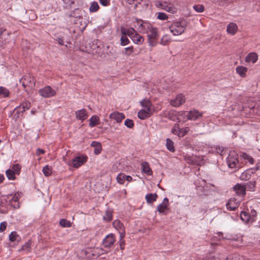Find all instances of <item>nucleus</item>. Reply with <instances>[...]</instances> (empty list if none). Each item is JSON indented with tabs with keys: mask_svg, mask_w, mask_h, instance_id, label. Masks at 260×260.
Listing matches in <instances>:
<instances>
[{
	"mask_svg": "<svg viewBox=\"0 0 260 260\" xmlns=\"http://www.w3.org/2000/svg\"><path fill=\"white\" fill-rule=\"evenodd\" d=\"M140 105L142 109L138 112V117L140 119L144 120L150 117L155 111L151 102L148 99L142 100Z\"/></svg>",
	"mask_w": 260,
	"mask_h": 260,
	"instance_id": "nucleus-1",
	"label": "nucleus"
},
{
	"mask_svg": "<svg viewBox=\"0 0 260 260\" xmlns=\"http://www.w3.org/2000/svg\"><path fill=\"white\" fill-rule=\"evenodd\" d=\"M226 162L229 167L231 169L237 170L241 167L238 154L235 151H231L230 152L229 154L226 158Z\"/></svg>",
	"mask_w": 260,
	"mask_h": 260,
	"instance_id": "nucleus-2",
	"label": "nucleus"
},
{
	"mask_svg": "<svg viewBox=\"0 0 260 260\" xmlns=\"http://www.w3.org/2000/svg\"><path fill=\"white\" fill-rule=\"evenodd\" d=\"M20 82L26 91L34 88L36 85V79L31 75H24L20 80Z\"/></svg>",
	"mask_w": 260,
	"mask_h": 260,
	"instance_id": "nucleus-3",
	"label": "nucleus"
},
{
	"mask_svg": "<svg viewBox=\"0 0 260 260\" xmlns=\"http://www.w3.org/2000/svg\"><path fill=\"white\" fill-rule=\"evenodd\" d=\"M87 156L82 155L75 157L71 161L68 160L66 158H63V160L69 166L78 168L87 161Z\"/></svg>",
	"mask_w": 260,
	"mask_h": 260,
	"instance_id": "nucleus-4",
	"label": "nucleus"
},
{
	"mask_svg": "<svg viewBox=\"0 0 260 260\" xmlns=\"http://www.w3.org/2000/svg\"><path fill=\"white\" fill-rule=\"evenodd\" d=\"M138 28L140 31L143 32H156V28L154 27L152 24L146 21H141L138 22Z\"/></svg>",
	"mask_w": 260,
	"mask_h": 260,
	"instance_id": "nucleus-5",
	"label": "nucleus"
},
{
	"mask_svg": "<svg viewBox=\"0 0 260 260\" xmlns=\"http://www.w3.org/2000/svg\"><path fill=\"white\" fill-rule=\"evenodd\" d=\"M39 94L44 98H50L54 96L56 94V91L50 86H46L39 90Z\"/></svg>",
	"mask_w": 260,
	"mask_h": 260,
	"instance_id": "nucleus-6",
	"label": "nucleus"
},
{
	"mask_svg": "<svg viewBox=\"0 0 260 260\" xmlns=\"http://www.w3.org/2000/svg\"><path fill=\"white\" fill-rule=\"evenodd\" d=\"M155 6L171 13H174L176 12V9L174 6L167 2H157L155 3Z\"/></svg>",
	"mask_w": 260,
	"mask_h": 260,
	"instance_id": "nucleus-7",
	"label": "nucleus"
},
{
	"mask_svg": "<svg viewBox=\"0 0 260 260\" xmlns=\"http://www.w3.org/2000/svg\"><path fill=\"white\" fill-rule=\"evenodd\" d=\"M182 114H185L186 118H183L184 121H187V120H196L203 115V113L199 112L196 110H191L188 112H182Z\"/></svg>",
	"mask_w": 260,
	"mask_h": 260,
	"instance_id": "nucleus-8",
	"label": "nucleus"
},
{
	"mask_svg": "<svg viewBox=\"0 0 260 260\" xmlns=\"http://www.w3.org/2000/svg\"><path fill=\"white\" fill-rule=\"evenodd\" d=\"M185 26V22H175L171 25L170 29L171 32H183Z\"/></svg>",
	"mask_w": 260,
	"mask_h": 260,
	"instance_id": "nucleus-9",
	"label": "nucleus"
},
{
	"mask_svg": "<svg viewBox=\"0 0 260 260\" xmlns=\"http://www.w3.org/2000/svg\"><path fill=\"white\" fill-rule=\"evenodd\" d=\"M185 100V96L182 93H179L175 98L172 99L170 103L173 107H177L184 104Z\"/></svg>",
	"mask_w": 260,
	"mask_h": 260,
	"instance_id": "nucleus-10",
	"label": "nucleus"
},
{
	"mask_svg": "<svg viewBox=\"0 0 260 260\" xmlns=\"http://www.w3.org/2000/svg\"><path fill=\"white\" fill-rule=\"evenodd\" d=\"M115 242V237L113 234H110L103 240V245L104 247L109 248L112 246Z\"/></svg>",
	"mask_w": 260,
	"mask_h": 260,
	"instance_id": "nucleus-11",
	"label": "nucleus"
},
{
	"mask_svg": "<svg viewBox=\"0 0 260 260\" xmlns=\"http://www.w3.org/2000/svg\"><path fill=\"white\" fill-rule=\"evenodd\" d=\"M169 199L167 198H165L162 203L157 206V211L159 213L166 214V210L169 209Z\"/></svg>",
	"mask_w": 260,
	"mask_h": 260,
	"instance_id": "nucleus-12",
	"label": "nucleus"
},
{
	"mask_svg": "<svg viewBox=\"0 0 260 260\" xmlns=\"http://www.w3.org/2000/svg\"><path fill=\"white\" fill-rule=\"evenodd\" d=\"M240 204V201L235 198L230 199L226 204V208L229 210L233 211L236 209Z\"/></svg>",
	"mask_w": 260,
	"mask_h": 260,
	"instance_id": "nucleus-13",
	"label": "nucleus"
},
{
	"mask_svg": "<svg viewBox=\"0 0 260 260\" xmlns=\"http://www.w3.org/2000/svg\"><path fill=\"white\" fill-rule=\"evenodd\" d=\"M172 37H171L170 35L168 34H166L163 36V37L161 38L160 43L162 45H165L167 44L168 43H169L170 41H180L179 39L175 38V37L178 35H181V34H172Z\"/></svg>",
	"mask_w": 260,
	"mask_h": 260,
	"instance_id": "nucleus-14",
	"label": "nucleus"
},
{
	"mask_svg": "<svg viewBox=\"0 0 260 260\" xmlns=\"http://www.w3.org/2000/svg\"><path fill=\"white\" fill-rule=\"evenodd\" d=\"M109 118L115 120L117 123H120L125 118V115L122 113L114 111L109 115Z\"/></svg>",
	"mask_w": 260,
	"mask_h": 260,
	"instance_id": "nucleus-15",
	"label": "nucleus"
},
{
	"mask_svg": "<svg viewBox=\"0 0 260 260\" xmlns=\"http://www.w3.org/2000/svg\"><path fill=\"white\" fill-rule=\"evenodd\" d=\"M76 117L77 119L83 121L88 116L87 111L85 109L78 110L75 112Z\"/></svg>",
	"mask_w": 260,
	"mask_h": 260,
	"instance_id": "nucleus-16",
	"label": "nucleus"
},
{
	"mask_svg": "<svg viewBox=\"0 0 260 260\" xmlns=\"http://www.w3.org/2000/svg\"><path fill=\"white\" fill-rule=\"evenodd\" d=\"M96 45L93 44L91 45L90 42L87 43H85V44L83 43L82 46V50L85 52L89 53H94V50L95 49Z\"/></svg>",
	"mask_w": 260,
	"mask_h": 260,
	"instance_id": "nucleus-17",
	"label": "nucleus"
},
{
	"mask_svg": "<svg viewBox=\"0 0 260 260\" xmlns=\"http://www.w3.org/2000/svg\"><path fill=\"white\" fill-rule=\"evenodd\" d=\"M256 171H257V170H255V168L245 171L240 176L241 179L243 180H249L251 177V174H253Z\"/></svg>",
	"mask_w": 260,
	"mask_h": 260,
	"instance_id": "nucleus-18",
	"label": "nucleus"
},
{
	"mask_svg": "<svg viewBox=\"0 0 260 260\" xmlns=\"http://www.w3.org/2000/svg\"><path fill=\"white\" fill-rule=\"evenodd\" d=\"M258 60V55L255 52H250L245 57V61L247 63H255Z\"/></svg>",
	"mask_w": 260,
	"mask_h": 260,
	"instance_id": "nucleus-19",
	"label": "nucleus"
},
{
	"mask_svg": "<svg viewBox=\"0 0 260 260\" xmlns=\"http://www.w3.org/2000/svg\"><path fill=\"white\" fill-rule=\"evenodd\" d=\"M236 193L239 196H243L245 194L246 187L244 185L237 184L234 187Z\"/></svg>",
	"mask_w": 260,
	"mask_h": 260,
	"instance_id": "nucleus-20",
	"label": "nucleus"
},
{
	"mask_svg": "<svg viewBox=\"0 0 260 260\" xmlns=\"http://www.w3.org/2000/svg\"><path fill=\"white\" fill-rule=\"evenodd\" d=\"M127 35L135 43L140 44L144 41L143 38L140 35V34H127Z\"/></svg>",
	"mask_w": 260,
	"mask_h": 260,
	"instance_id": "nucleus-21",
	"label": "nucleus"
},
{
	"mask_svg": "<svg viewBox=\"0 0 260 260\" xmlns=\"http://www.w3.org/2000/svg\"><path fill=\"white\" fill-rule=\"evenodd\" d=\"M142 171L147 175H151L152 171L151 170L149 164L147 162H143L141 164Z\"/></svg>",
	"mask_w": 260,
	"mask_h": 260,
	"instance_id": "nucleus-22",
	"label": "nucleus"
},
{
	"mask_svg": "<svg viewBox=\"0 0 260 260\" xmlns=\"http://www.w3.org/2000/svg\"><path fill=\"white\" fill-rule=\"evenodd\" d=\"M148 40L149 44L151 46L154 45L158 38V34H147Z\"/></svg>",
	"mask_w": 260,
	"mask_h": 260,
	"instance_id": "nucleus-23",
	"label": "nucleus"
},
{
	"mask_svg": "<svg viewBox=\"0 0 260 260\" xmlns=\"http://www.w3.org/2000/svg\"><path fill=\"white\" fill-rule=\"evenodd\" d=\"M247 68L244 66H238L236 69V73L241 77H245L247 72Z\"/></svg>",
	"mask_w": 260,
	"mask_h": 260,
	"instance_id": "nucleus-24",
	"label": "nucleus"
},
{
	"mask_svg": "<svg viewBox=\"0 0 260 260\" xmlns=\"http://www.w3.org/2000/svg\"><path fill=\"white\" fill-rule=\"evenodd\" d=\"M240 217L241 220L245 222L248 223L253 222V219L251 218L249 214L246 212H241L240 214Z\"/></svg>",
	"mask_w": 260,
	"mask_h": 260,
	"instance_id": "nucleus-25",
	"label": "nucleus"
},
{
	"mask_svg": "<svg viewBox=\"0 0 260 260\" xmlns=\"http://www.w3.org/2000/svg\"><path fill=\"white\" fill-rule=\"evenodd\" d=\"M89 126L93 127L100 123V118L96 115H92L89 119Z\"/></svg>",
	"mask_w": 260,
	"mask_h": 260,
	"instance_id": "nucleus-26",
	"label": "nucleus"
},
{
	"mask_svg": "<svg viewBox=\"0 0 260 260\" xmlns=\"http://www.w3.org/2000/svg\"><path fill=\"white\" fill-rule=\"evenodd\" d=\"M113 226L118 232L123 231L125 230L123 224L118 219L115 220L113 222Z\"/></svg>",
	"mask_w": 260,
	"mask_h": 260,
	"instance_id": "nucleus-27",
	"label": "nucleus"
},
{
	"mask_svg": "<svg viewBox=\"0 0 260 260\" xmlns=\"http://www.w3.org/2000/svg\"><path fill=\"white\" fill-rule=\"evenodd\" d=\"M91 146L94 148V153L95 154H99L101 153L102 150V146L100 142L93 141L91 144Z\"/></svg>",
	"mask_w": 260,
	"mask_h": 260,
	"instance_id": "nucleus-28",
	"label": "nucleus"
},
{
	"mask_svg": "<svg viewBox=\"0 0 260 260\" xmlns=\"http://www.w3.org/2000/svg\"><path fill=\"white\" fill-rule=\"evenodd\" d=\"M157 197L156 193H148L145 196V199L147 203L150 204L155 201Z\"/></svg>",
	"mask_w": 260,
	"mask_h": 260,
	"instance_id": "nucleus-29",
	"label": "nucleus"
},
{
	"mask_svg": "<svg viewBox=\"0 0 260 260\" xmlns=\"http://www.w3.org/2000/svg\"><path fill=\"white\" fill-rule=\"evenodd\" d=\"M238 30L237 24L233 22L229 24L226 27L227 32H236Z\"/></svg>",
	"mask_w": 260,
	"mask_h": 260,
	"instance_id": "nucleus-30",
	"label": "nucleus"
},
{
	"mask_svg": "<svg viewBox=\"0 0 260 260\" xmlns=\"http://www.w3.org/2000/svg\"><path fill=\"white\" fill-rule=\"evenodd\" d=\"M166 147L167 149L171 152H174L175 149L174 146V142L169 138H167L166 140Z\"/></svg>",
	"mask_w": 260,
	"mask_h": 260,
	"instance_id": "nucleus-31",
	"label": "nucleus"
},
{
	"mask_svg": "<svg viewBox=\"0 0 260 260\" xmlns=\"http://www.w3.org/2000/svg\"><path fill=\"white\" fill-rule=\"evenodd\" d=\"M9 90L5 87L0 86V97L8 98L9 96Z\"/></svg>",
	"mask_w": 260,
	"mask_h": 260,
	"instance_id": "nucleus-32",
	"label": "nucleus"
},
{
	"mask_svg": "<svg viewBox=\"0 0 260 260\" xmlns=\"http://www.w3.org/2000/svg\"><path fill=\"white\" fill-rule=\"evenodd\" d=\"M100 9L99 5L96 2H93L91 3L89 10L90 12H95Z\"/></svg>",
	"mask_w": 260,
	"mask_h": 260,
	"instance_id": "nucleus-33",
	"label": "nucleus"
},
{
	"mask_svg": "<svg viewBox=\"0 0 260 260\" xmlns=\"http://www.w3.org/2000/svg\"><path fill=\"white\" fill-rule=\"evenodd\" d=\"M6 174L7 176V177L9 180H13L15 179V173L14 172L13 170L11 169H8L6 171Z\"/></svg>",
	"mask_w": 260,
	"mask_h": 260,
	"instance_id": "nucleus-34",
	"label": "nucleus"
},
{
	"mask_svg": "<svg viewBox=\"0 0 260 260\" xmlns=\"http://www.w3.org/2000/svg\"><path fill=\"white\" fill-rule=\"evenodd\" d=\"M126 175L123 173H119L116 178L117 181L120 184H123L125 180Z\"/></svg>",
	"mask_w": 260,
	"mask_h": 260,
	"instance_id": "nucleus-35",
	"label": "nucleus"
},
{
	"mask_svg": "<svg viewBox=\"0 0 260 260\" xmlns=\"http://www.w3.org/2000/svg\"><path fill=\"white\" fill-rule=\"evenodd\" d=\"M241 157L244 160L247 161V162H249L250 164H253L254 162L252 157L246 153H242Z\"/></svg>",
	"mask_w": 260,
	"mask_h": 260,
	"instance_id": "nucleus-36",
	"label": "nucleus"
},
{
	"mask_svg": "<svg viewBox=\"0 0 260 260\" xmlns=\"http://www.w3.org/2000/svg\"><path fill=\"white\" fill-rule=\"evenodd\" d=\"M22 116V111L17 110V107H16L13 111V118L16 120Z\"/></svg>",
	"mask_w": 260,
	"mask_h": 260,
	"instance_id": "nucleus-37",
	"label": "nucleus"
},
{
	"mask_svg": "<svg viewBox=\"0 0 260 260\" xmlns=\"http://www.w3.org/2000/svg\"><path fill=\"white\" fill-rule=\"evenodd\" d=\"M42 171L44 175L46 176H49L52 173L51 168L48 165H46L44 167H43Z\"/></svg>",
	"mask_w": 260,
	"mask_h": 260,
	"instance_id": "nucleus-38",
	"label": "nucleus"
},
{
	"mask_svg": "<svg viewBox=\"0 0 260 260\" xmlns=\"http://www.w3.org/2000/svg\"><path fill=\"white\" fill-rule=\"evenodd\" d=\"M19 236L17 234V232L14 231L11 233L9 235V240L11 242H14L18 240Z\"/></svg>",
	"mask_w": 260,
	"mask_h": 260,
	"instance_id": "nucleus-39",
	"label": "nucleus"
},
{
	"mask_svg": "<svg viewBox=\"0 0 260 260\" xmlns=\"http://www.w3.org/2000/svg\"><path fill=\"white\" fill-rule=\"evenodd\" d=\"M127 34H123L121 37V45L122 46H125L127 45L129 41L127 36H126Z\"/></svg>",
	"mask_w": 260,
	"mask_h": 260,
	"instance_id": "nucleus-40",
	"label": "nucleus"
},
{
	"mask_svg": "<svg viewBox=\"0 0 260 260\" xmlns=\"http://www.w3.org/2000/svg\"><path fill=\"white\" fill-rule=\"evenodd\" d=\"M59 224L62 227H70L71 222L66 219H61L59 221Z\"/></svg>",
	"mask_w": 260,
	"mask_h": 260,
	"instance_id": "nucleus-41",
	"label": "nucleus"
},
{
	"mask_svg": "<svg viewBox=\"0 0 260 260\" xmlns=\"http://www.w3.org/2000/svg\"><path fill=\"white\" fill-rule=\"evenodd\" d=\"M30 241H28L26 242L23 245H22L21 247L22 250L25 251L26 252H28L30 251Z\"/></svg>",
	"mask_w": 260,
	"mask_h": 260,
	"instance_id": "nucleus-42",
	"label": "nucleus"
},
{
	"mask_svg": "<svg viewBox=\"0 0 260 260\" xmlns=\"http://www.w3.org/2000/svg\"><path fill=\"white\" fill-rule=\"evenodd\" d=\"M21 169V167L20 165L18 164H14L12 166V168L11 170H13L15 172V174H19L20 170Z\"/></svg>",
	"mask_w": 260,
	"mask_h": 260,
	"instance_id": "nucleus-43",
	"label": "nucleus"
},
{
	"mask_svg": "<svg viewBox=\"0 0 260 260\" xmlns=\"http://www.w3.org/2000/svg\"><path fill=\"white\" fill-rule=\"evenodd\" d=\"M157 18L160 20H166L168 19V17L166 13L163 12H158Z\"/></svg>",
	"mask_w": 260,
	"mask_h": 260,
	"instance_id": "nucleus-44",
	"label": "nucleus"
},
{
	"mask_svg": "<svg viewBox=\"0 0 260 260\" xmlns=\"http://www.w3.org/2000/svg\"><path fill=\"white\" fill-rule=\"evenodd\" d=\"M20 106H21L22 107H23L25 110H28L30 107H31V104L28 101H25L23 102H22Z\"/></svg>",
	"mask_w": 260,
	"mask_h": 260,
	"instance_id": "nucleus-45",
	"label": "nucleus"
},
{
	"mask_svg": "<svg viewBox=\"0 0 260 260\" xmlns=\"http://www.w3.org/2000/svg\"><path fill=\"white\" fill-rule=\"evenodd\" d=\"M193 8L198 13H201L204 11V7L202 5H194L193 6Z\"/></svg>",
	"mask_w": 260,
	"mask_h": 260,
	"instance_id": "nucleus-46",
	"label": "nucleus"
},
{
	"mask_svg": "<svg viewBox=\"0 0 260 260\" xmlns=\"http://www.w3.org/2000/svg\"><path fill=\"white\" fill-rule=\"evenodd\" d=\"M124 125L128 128H132L134 125L133 121L132 119H126L124 121Z\"/></svg>",
	"mask_w": 260,
	"mask_h": 260,
	"instance_id": "nucleus-47",
	"label": "nucleus"
},
{
	"mask_svg": "<svg viewBox=\"0 0 260 260\" xmlns=\"http://www.w3.org/2000/svg\"><path fill=\"white\" fill-rule=\"evenodd\" d=\"M103 218L105 220L109 221L111 220L112 218V213L110 211H107L106 214L104 216Z\"/></svg>",
	"mask_w": 260,
	"mask_h": 260,
	"instance_id": "nucleus-48",
	"label": "nucleus"
},
{
	"mask_svg": "<svg viewBox=\"0 0 260 260\" xmlns=\"http://www.w3.org/2000/svg\"><path fill=\"white\" fill-rule=\"evenodd\" d=\"M134 52L133 47H128L125 48L124 54L129 56Z\"/></svg>",
	"mask_w": 260,
	"mask_h": 260,
	"instance_id": "nucleus-49",
	"label": "nucleus"
},
{
	"mask_svg": "<svg viewBox=\"0 0 260 260\" xmlns=\"http://www.w3.org/2000/svg\"><path fill=\"white\" fill-rule=\"evenodd\" d=\"M20 197V193H19L18 192L16 193L13 196L11 201L12 202H17L19 201Z\"/></svg>",
	"mask_w": 260,
	"mask_h": 260,
	"instance_id": "nucleus-50",
	"label": "nucleus"
},
{
	"mask_svg": "<svg viewBox=\"0 0 260 260\" xmlns=\"http://www.w3.org/2000/svg\"><path fill=\"white\" fill-rule=\"evenodd\" d=\"M189 131L188 127L180 129V137L185 136Z\"/></svg>",
	"mask_w": 260,
	"mask_h": 260,
	"instance_id": "nucleus-51",
	"label": "nucleus"
},
{
	"mask_svg": "<svg viewBox=\"0 0 260 260\" xmlns=\"http://www.w3.org/2000/svg\"><path fill=\"white\" fill-rule=\"evenodd\" d=\"M172 132L174 134L180 137V129L178 128V125H175L172 129Z\"/></svg>",
	"mask_w": 260,
	"mask_h": 260,
	"instance_id": "nucleus-52",
	"label": "nucleus"
},
{
	"mask_svg": "<svg viewBox=\"0 0 260 260\" xmlns=\"http://www.w3.org/2000/svg\"><path fill=\"white\" fill-rule=\"evenodd\" d=\"M101 5L104 7L108 6L110 5V0H99Z\"/></svg>",
	"mask_w": 260,
	"mask_h": 260,
	"instance_id": "nucleus-53",
	"label": "nucleus"
},
{
	"mask_svg": "<svg viewBox=\"0 0 260 260\" xmlns=\"http://www.w3.org/2000/svg\"><path fill=\"white\" fill-rule=\"evenodd\" d=\"M182 112H187L186 111H180L178 113V119L179 121H184L183 120V118H186V115L185 114H182Z\"/></svg>",
	"mask_w": 260,
	"mask_h": 260,
	"instance_id": "nucleus-54",
	"label": "nucleus"
},
{
	"mask_svg": "<svg viewBox=\"0 0 260 260\" xmlns=\"http://www.w3.org/2000/svg\"><path fill=\"white\" fill-rule=\"evenodd\" d=\"M250 215V217L251 218L253 219V221L255 220V217L256 216V212L255 210L252 209L251 210L250 213H249Z\"/></svg>",
	"mask_w": 260,
	"mask_h": 260,
	"instance_id": "nucleus-55",
	"label": "nucleus"
},
{
	"mask_svg": "<svg viewBox=\"0 0 260 260\" xmlns=\"http://www.w3.org/2000/svg\"><path fill=\"white\" fill-rule=\"evenodd\" d=\"M7 228V222L5 221L2 222L0 224V232H4Z\"/></svg>",
	"mask_w": 260,
	"mask_h": 260,
	"instance_id": "nucleus-56",
	"label": "nucleus"
},
{
	"mask_svg": "<svg viewBox=\"0 0 260 260\" xmlns=\"http://www.w3.org/2000/svg\"><path fill=\"white\" fill-rule=\"evenodd\" d=\"M119 245L120 247L121 250H123L124 249L125 245V241L124 240H119Z\"/></svg>",
	"mask_w": 260,
	"mask_h": 260,
	"instance_id": "nucleus-57",
	"label": "nucleus"
},
{
	"mask_svg": "<svg viewBox=\"0 0 260 260\" xmlns=\"http://www.w3.org/2000/svg\"><path fill=\"white\" fill-rule=\"evenodd\" d=\"M120 234V239L119 240H123V238L125 236V230L122 231H119L118 232Z\"/></svg>",
	"mask_w": 260,
	"mask_h": 260,
	"instance_id": "nucleus-58",
	"label": "nucleus"
},
{
	"mask_svg": "<svg viewBox=\"0 0 260 260\" xmlns=\"http://www.w3.org/2000/svg\"><path fill=\"white\" fill-rule=\"evenodd\" d=\"M45 153V151L42 149H40V148H38L37 150V151H36V154L37 155H40L41 154H43Z\"/></svg>",
	"mask_w": 260,
	"mask_h": 260,
	"instance_id": "nucleus-59",
	"label": "nucleus"
},
{
	"mask_svg": "<svg viewBox=\"0 0 260 260\" xmlns=\"http://www.w3.org/2000/svg\"><path fill=\"white\" fill-rule=\"evenodd\" d=\"M223 150L224 149L222 147H219L218 149H217V152L220 153L221 155Z\"/></svg>",
	"mask_w": 260,
	"mask_h": 260,
	"instance_id": "nucleus-60",
	"label": "nucleus"
},
{
	"mask_svg": "<svg viewBox=\"0 0 260 260\" xmlns=\"http://www.w3.org/2000/svg\"><path fill=\"white\" fill-rule=\"evenodd\" d=\"M62 1L67 5H71L73 3L72 0H62Z\"/></svg>",
	"mask_w": 260,
	"mask_h": 260,
	"instance_id": "nucleus-61",
	"label": "nucleus"
},
{
	"mask_svg": "<svg viewBox=\"0 0 260 260\" xmlns=\"http://www.w3.org/2000/svg\"><path fill=\"white\" fill-rule=\"evenodd\" d=\"M17 110L22 111V114L25 111V109L20 105L17 107Z\"/></svg>",
	"mask_w": 260,
	"mask_h": 260,
	"instance_id": "nucleus-62",
	"label": "nucleus"
},
{
	"mask_svg": "<svg viewBox=\"0 0 260 260\" xmlns=\"http://www.w3.org/2000/svg\"><path fill=\"white\" fill-rule=\"evenodd\" d=\"M125 180H127L128 182L132 181V177L131 176L126 175Z\"/></svg>",
	"mask_w": 260,
	"mask_h": 260,
	"instance_id": "nucleus-63",
	"label": "nucleus"
},
{
	"mask_svg": "<svg viewBox=\"0 0 260 260\" xmlns=\"http://www.w3.org/2000/svg\"><path fill=\"white\" fill-rule=\"evenodd\" d=\"M57 40L58 44H59L61 45H63V41L61 38H58Z\"/></svg>",
	"mask_w": 260,
	"mask_h": 260,
	"instance_id": "nucleus-64",
	"label": "nucleus"
}]
</instances>
